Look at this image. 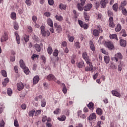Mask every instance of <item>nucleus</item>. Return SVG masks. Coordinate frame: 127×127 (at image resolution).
Instances as JSON below:
<instances>
[{"label":"nucleus","mask_w":127,"mask_h":127,"mask_svg":"<svg viewBox=\"0 0 127 127\" xmlns=\"http://www.w3.org/2000/svg\"><path fill=\"white\" fill-rule=\"evenodd\" d=\"M40 29L42 36H44V37H45V36H47V37L50 36V32L45 28V26L42 25L41 26Z\"/></svg>","instance_id":"1"},{"label":"nucleus","mask_w":127,"mask_h":127,"mask_svg":"<svg viewBox=\"0 0 127 127\" xmlns=\"http://www.w3.org/2000/svg\"><path fill=\"white\" fill-rule=\"evenodd\" d=\"M105 46L108 48L109 50L112 51L115 49V46H114V43L111 41H105L104 43Z\"/></svg>","instance_id":"2"},{"label":"nucleus","mask_w":127,"mask_h":127,"mask_svg":"<svg viewBox=\"0 0 127 127\" xmlns=\"http://www.w3.org/2000/svg\"><path fill=\"white\" fill-rule=\"evenodd\" d=\"M54 26L58 33H61L62 32V27L61 25H59L57 23H55Z\"/></svg>","instance_id":"3"},{"label":"nucleus","mask_w":127,"mask_h":127,"mask_svg":"<svg viewBox=\"0 0 127 127\" xmlns=\"http://www.w3.org/2000/svg\"><path fill=\"white\" fill-rule=\"evenodd\" d=\"M123 59V55L121 53H118L115 55V60L116 62H118L119 60H122Z\"/></svg>","instance_id":"4"},{"label":"nucleus","mask_w":127,"mask_h":127,"mask_svg":"<svg viewBox=\"0 0 127 127\" xmlns=\"http://www.w3.org/2000/svg\"><path fill=\"white\" fill-rule=\"evenodd\" d=\"M109 26L114 28L115 27V23H114V18L113 17H110L109 19Z\"/></svg>","instance_id":"5"},{"label":"nucleus","mask_w":127,"mask_h":127,"mask_svg":"<svg viewBox=\"0 0 127 127\" xmlns=\"http://www.w3.org/2000/svg\"><path fill=\"white\" fill-rule=\"evenodd\" d=\"M97 119V115H96V113H93L90 114L88 117L89 121H93L94 120H96Z\"/></svg>","instance_id":"6"},{"label":"nucleus","mask_w":127,"mask_h":127,"mask_svg":"<svg viewBox=\"0 0 127 127\" xmlns=\"http://www.w3.org/2000/svg\"><path fill=\"white\" fill-rule=\"evenodd\" d=\"M93 7V4L91 3H88L84 7V9L85 11H89L90 9Z\"/></svg>","instance_id":"7"},{"label":"nucleus","mask_w":127,"mask_h":127,"mask_svg":"<svg viewBox=\"0 0 127 127\" xmlns=\"http://www.w3.org/2000/svg\"><path fill=\"white\" fill-rule=\"evenodd\" d=\"M17 88L18 91H21L24 88V85L23 83L20 82L17 84Z\"/></svg>","instance_id":"8"},{"label":"nucleus","mask_w":127,"mask_h":127,"mask_svg":"<svg viewBox=\"0 0 127 127\" xmlns=\"http://www.w3.org/2000/svg\"><path fill=\"white\" fill-rule=\"evenodd\" d=\"M111 93L113 95V96H115V97H118V98H121V93L120 92H118L116 90H112L111 91Z\"/></svg>","instance_id":"9"},{"label":"nucleus","mask_w":127,"mask_h":127,"mask_svg":"<svg viewBox=\"0 0 127 127\" xmlns=\"http://www.w3.org/2000/svg\"><path fill=\"white\" fill-rule=\"evenodd\" d=\"M8 39L7 37V34L4 32V34H3L2 36L1 37V42H3V41H6Z\"/></svg>","instance_id":"10"},{"label":"nucleus","mask_w":127,"mask_h":127,"mask_svg":"<svg viewBox=\"0 0 127 127\" xmlns=\"http://www.w3.org/2000/svg\"><path fill=\"white\" fill-rule=\"evenodd\" d=\"M56 78V77H55V76L52 74H50L47 76V79L49 81H54Z\"/></svg>","instance_id":"11"},{"label":"nucleus","mask_w":127,"mask_h":127,"mask_svg":"<svg viewBox=\"0 0 127 127\" xmlns=\"http://www.w3.org/2000/svg\"><path fill=\"white\" fill-rule=\"evenodd\" d=\"M108 2H109V0H101L100 1V4L103 8H105V7H106V5Z\"/></svg>","instance_id":"12"},{"label":"nucleus","mask_w":127,"mask_h":127,"mask_svg":"<svg viewBox=\"0 0 127 127\" xmlns=\"http://www.w3.org/2000/svg\"><path fill=\"white\" fill-rule=\"evenodd\" d=\"M109 37L110 39H115L117 41H119V39L118 38V35L116 34H110Z\"/></svg>","instance_id":"13"},{"label":"nucleus","mask_w":127,"mask_h":127,"mask_svg":"<svg viewBox=\"0 0 127 127\" xmlns=\"http://www.w3.org/2000/svg\"><path fill=\"white\" fill-rule=\"evenodd\" d=\"M120 44L121 46L126 47V46H127V41L125 40L121 39L120 41Z\"/></svg>","instance_id":"14"},{"label":"nucleus","mask_w":127,"mask_h":127,"mask_svg":"<svg viewBox=\"0 0 127 127\" xmlns=\"http://www.w3.org/2000/svg\"><path fill=\"white\" fill-rule=\"evenodd\" d=\"M39 76H38V75L35 76L33 78V85H36V84L39 82Z\"/></svg>","instance_id":"15"},{"label":"nucleus","mask_w":127,"mask_h":127,"mask_svg":"<svg viewBox=\"0 0 127 127\" xmlns=\"http://www.w3.org/2000/svg\"><path fill=\"white\" fill-rule=\"evenodd\" d=\"M120 10H122V14L125 16H127V10L125 7L119 8Z\"/></svg>","instance_id":"16"},{"label":"nucleus","mask_w":127,"mask_h":127,"mask_svg":"<svg viewBox=\"0 0 127 127\" xmlns=\"http://www.w3.org/2000/svg\"><path fill=\"white\" fill-rule=\"evenodd\" d=\"M92 34L94 36H95L96 37H98V36L100 35V32L99 31V30L97 29H94L92 31Z\"/></svg>","instance_id":"17"},{"label":"nucleus","mask_w":127,"mask_h":127,"mask_svg":"<svg viewBox=\"0 0 127 127\" xmlns=\"http://www.w3.org/2000/svg\"><path fill=\"white\" fill-rule=\"evenodd\" d=\"M93 69H94V67L93 66V65H91V66L89 65L85 67V71L86 72H89V71H93Z\"/></svg>","instance_id":"18"},{"label":"nucleus","mask_w":127,"mask_h":127,"mask_svg":"<svg viewBox=\"0 0 127 127\" xmlns=\"http://www.w3.org/2000/svg\"><path fill=\"white\" fill-rule=\"evenodd\" d=\"M61 86L63 87V92L64 94H67V87H66V85H65V84L62 83L61 84Z\"/></svg>","instance_id":"19"},{"label":"nucleus","mask_w":127,"mask_h":127,"mask_svg":"<svg viewBox=\"0 0 127 127\" xmlns=\"http://www.w3.org/2000/svg\"><path fill=\"white\" fill-rule=\"evenodd\" d=\"M120 30H122V25H121V24L118 23L115 28V31L116 32H120Z\"/></svg>","instance_id":"20"},{"label":"nucleus","mask_w":127,"mask_h":127,"mask_svg":"<svg viewBox=\"0 0 127 127\" xmlns=\"http://www.w3.org/2000/svg\"><path fill=\"white\" fill-rule=\"evenodd\" d=\"M47 24L49 25L51 27H53V21L52 19H50V18H48L47 20Z\"/></svg>","instance_id":"21"},{"label":"nucleus","mask_w":127,"mask_h":127,"mask_svg":"<svg viewBox=\"0 0 127 127\" xmlns=\"http://www.w3.org/2000/svg\"><path fill=\"white\" fill-rule=\"evenodd\" d=\"M82 57L84 60H89V59H90L86 52H83L82 53Z\"/></svg>","instance_id":"22"},{"label":"nucleus","mask_w":127,"mask_h":127,"mask_svg":"<svg viewBox=\"0 0 127 127\" xmlns=\"http://www.w3.org/2000/svg\"><path fill=\"white\" fill-rule=\"evenodd\" d=\"M55 18L56 20H58V21H62V20H63V16L61 15H56L55 16Z\"/></svg>","instance_id":"23"},{"label":"nucleus","mask_w":127,"mask_h":127,"mask_svg":"<svg viewBox=\"0 0 127 127\" xmlns=\"http://www.w3.org/2000/svg\"><path fill=\"white\" fill-rule=\"evenodd\" d=\"M96 113L98 116H102L103 115V110L100 108H98L96 109Z\"/></svg>","instance_id":"24"},{"label":"nucleus","mask_w":127,"mask_h":127,"mask_svg":"<svg viewBox=\"0 0 127 127\" xmlns=\"http://www.w3.org/2000/svg\"><path fill=\"white\" fill-rule=\"evenodd\" d=\"M127 4V0H124L122 2H121V4L119 6V8H122L123 7H125V6H126Z\"/></svg>","instance_id":"25"},{"label":"nucleus","mask_w":127,"mask_h":127,"mask_svg":"<svg viewBox=\"0 0 127 127\" xmlns=\"http://www.w3.org/2000/svg\"><path fill=\"white\" fill-rule=\"evenodd\" d=\"M83 14H84V17L85 19V21L86 22L89 21V18L90 16H89V15H88V13H87V12H84Z\"/></svg>","instance_id":"26"},{"label":"nucleus","mask_w":127,"mask_h":127,"mask_svg":"<svg viewBox=\"0 0 127 127\" xmlns=\"http://www.w3.org/2000/svg\"><path fill=\"white\" fill-rule=\"evenodd\" d=\"M24 70V72L26 75H28L29 74L30 71H29V68L28 67L25 66L24 68H22Z\"/></svg>","instance_id":"27"},{"label":"nucleus","mask_w":127,"mask_h":127,"mask_svg":"<svg viewBox=\"0 0 127 127\" xmlns=\"http://www.w3.org/2000/svg\"><path fill=\"white\" fill-rule=\"evenodd\" d=\"M34 114H35V110L34 109H32V110L29 112L28 115L29 117H32V118H33Z\"/></svg>","instance_id":"28"},{"label":"nucleus","mask_w":127,"mask_h":127,"mask_svg":"<svg viewBox=\"0 0 127 127\" xmlns=\"http://www.w3.org/2000/svg\"><path fill=\"white\" fill-rule=\"evenodd\" d=\"M19 64H20V66L22 69L23 68H24V67H26V66L25 65V64L24 63V62L22 60H20L19 61Z\"/></svg>","instance_id":"29"},{"label":"nucleus","mask_w":127,"mask_h":127,"mask_svg":"<svg viewBox=\"0 0 127 127\" xmlns=\"http://www.w3.org/2000/svg\"><path fill=\"white\" fill-rule=\"evenodd\" d=\"M34 47L36 51H37L38 52H40V51H41V48H40V45L36 44H35Z\"/></svg>","instance_id":"30"},{"label":"nucleus","mask_w":127,"mask_h":127,"mask_svg":"<svg viewBox=\"0 0 127 127\" xmlns=\"http://www.w3.org/2000/svg\"><path fill=\"white\" fill-rule=\"evenodd\" d=\"M104 61L105 63H106V64H109V63H110V57L108 56H105Z\"/></svg>","instance_id":"31"},{"label":"nucleus","mask_w":127,"mask_h":127,"mask_svg":"<svg viewBox=\"0 0 127 127\" xmlns=\"http://www.w3.org/2000/svg\"><path fill=\"white\" fill-rule=\"evenodd\" d=\"M66 7H67V5L66 4H64L63 3L60 4L59 8H60V9H64V10H65V9H66Z\"/></svg>","instance_id":"32"},{"label":"nucleus","mask_w":127,"mask_h":127,"mask_svg":"<svg viewBox=\"0 0 127 127\" xmlns=\"http://www.w3.org/2000/svg\"><path fill=\"white\" fill-rule=\"evenodd\" d=\"M90 47L92 51H95V46H94V43L91 41H90Z\"/></svg>","instance_id":"33"},{"label":"nucleus","mask_w":127,"mask_h":127,"mask_svg":"<svg viewBox=\"0 0 127 127\" xmlns=\"http://www.w3.org/2000/svg\"><path fill=\"white\" fill-rule=\"evenodd\" d=\"M118 8H119V4L118 3H115L113 5V9L114 11H118Z\"/></svg>","instance_id":"34"},{"label":"nucleus","mask_w":127,"mask_h":127,"mask_svg":"<svg viewBox=\"0 0 127 127\" xmlns=\"http://www.w3.org/2000/svg\"><path fill=\"white\" fill-rule=\"evenodd\" d=\"M47 52L49 55H51L52 54V53L53 52V50L52 49V47H48L47 49Z\"/></svg>","instance_id":"35"},{"label":"nucleus","mask_w":127,"mask_h":127,"mask_svg":"<svg viewBox=\"0 0 127 127\" xmlns=\"http://www.w3.org/2000/svg\"><path fill=\"white\" fill-rule=\"evenodd\" d=\"M8 82H9V79L8 78H6L4 79V81L2 82V84L3 86L5 87V86H6V84L8 83Z\"/></svg>","instance_id":"36"},{"label":"nucleus","mask_w":127,"mask_h":127,"mask_svg":"<svg viewBox=\"0 0 127 127\" xmlns=\"http://www.w3.org/2000/svg\"><path fill=\"white\" fill-rule=\"evenodd\" d=\"M58 120L61 122H64L66 120V116H65V115H63L61 116V117L58 118Z\"/></svg>","instance_id":"37"},{"label":"nucleus","mask_w":127,"mask_h":127,"mask_svg":"<svg viewBox=\"0 0 127 127\" xmlns=\"http://www.w3.org/2000/svg\"><path fill=\"white\" fill-rule=\"evenodd\" d=\"M23 39L26 43L28 42V41H29V35H24Z\"/></svg>","instance_id":"38"},{"label":"nucleus","mask_w":127,"mask_h":127,"mask_svg":"<svg viewBox=\"0 0 127 127\" xmlns=\"http://www.w3.org/2000/svg\"><path fill=\"white\" fill-rule=\"evenodd\" d=\"M83 66H85V64L83 61L78 63V64H77V66L78 67V68H82Z\"/></svg>","instance_id":"39"},{"label":"nucleus","mask_w":127,"mask_h":127,"mask_svg":"<svg viewBox=\"0 0 127 127\" xmlns=\"http://www.w3.org/2000/svg\"><path fill=\"white\" fill-rule=\"evenodd\" d=\"M41 112H42V110L41 109L35 111V117H38L39 115L41 114Z\"/></svg>","instance_id":"40"},{"label":"nucleus","mask_w":127,"mask_h":127,"mask_svg":"<svg viewBox=\"0 0 127 127\" xmlns=\"http://www.w3.org/2000/svg\"><path fill=\"white\" fill-rule=\"evenodd\" d=\"M61 112V109L59 108H57L56 109V111H54V114H55V115H59Z\"/></svg>","instance_id":"41"},{"label":"nucleus","mask_w":127,"mask_h":127,"mask_svg":"<svg viewBox=\"0 0 127 127\" xmlns=\"http://www.w3.org/2000/svg\"><path fill=\"white\" fill-rule=\"evenodd\" d=\"M11 18L14 20L16 19V13H15V12H12L11 13Z\"/></svg>","instance_id":"42"},{"label":"nucleus","mask_w":127,"mask_h":127,"mask_svg":"<svg viewBox=\"0 0 127 127\" xmlns=\"http://www.w3.org/2000/svg\"><path fill=\"white\" fill-rule=\"evenodd\" d=\"M80 42H76L74 43V46H75L76 48H77V49H79L80 48H81V46Z\"/></svg>","instance_id":"43"},{"label":"nucleus","mask_w":127,"mask_h":127,"mask_svg":"<svg viewBox=\"0 0 127 127\" xmlns=\"http://www.w3.org/2000/svg\"><path fill=\"white\" fill-rule=\"evenodd\" d=\"M88 107L90 110H94V104L93 103H89L88 105Z\"/></svg>","instance_id":"44"},{"label":"nucleus","mask_w":127,"mask_h":127,"mask_svg":"<svg viewBox=\"0 0 127 127\" xmlns=\"http://www.w3.org/2000/svg\"><path fill=\"white\" fill-rule=\"evenodd\" d=\"M41 107L42 108H44L45 106H46V101H45V99H43L41 101Z\"/></svg>","instance_id":"45"},{"label":"nucleus","mask_w":127,"mask_h":127,"mask_svg":"<svg viewBox=\"0 0 127 127\" xmlns=\"http://www.w3.org/2000/svg\"><path fill=\"white\" fill-rule=\"evenodd\" d=\"M7 94L8 96H11L12 95V90L10 88H8L7 89Z\"/></svg>","instance_id":"46"},{"label":"nucleus","mask_w":127,"mask_h":127,"mask_svg":"<svg viewBox=\"0 0 127 127\" xmlns=\"http://www.w3.org/2000/svg\"><path fill=\"white\" fill-rule=\"evenodd\" d=\"M83 5H82V4L81 3H78L77 4V8L79 11H82L83 10V7H82Z\"/></svg>","instance_id":"47"},{"label":"nucleus","mask_w":127,"mask_h":127,"mask_svg":"<svg viewBox=\"0 0 127 127\" xmlns=\"http://www.w3.org/2000/svg\"><path fill=\"white\" fill-rule=\"evenodd\" d=\"M78 117H80L81 119H86V116L84 114H81V112H78Z\"/></svg>","instance_id":"48"},{"label":"nucleus","mask_w":127,"mask_h":127,"mask_svg":"<svg viewBox=\"0 0 127 127\" xmlns=\"http://www.w3.org/2000/svg\"><path fill=\"white\" fill-rule=\"evenodd\" d=\"M59 53V51H58V50H55V52L53 53V55H54V56H55V57H57V56H58Z\"/></svg>","instance_id":"49"},{"label":"nucleus","mask_w":127,"mask_h":127,"mask_svg":"<svg viewBox=\"0 0 127 127\" xmlns=\"http://www.w3.org/2000/svg\"><path fill=\"white\" fill-rule=\"evenodd\" d=\"M16 41L17 44H20V38H19V35L18 34H16Z\"/></svg>","instance_id":"50"},{"label":"nucleus","mask_w":127,"mask_h":127,"mask_svg":"<svg viewBox=\"0 0 127 127\" xmlns=\"http://www.w3.org/2000/svg\"><path fill=\"white\" fill-rule=\"evenodd\" d=\"M1 74L3 77H7V74H6V71L3 70L1 71Z\"/></svg>","instance_id":"51"},{"label":"nucleus","mask_w":127,"mask_h":127,"mask_svg":"<svg viewBox=\"0 0 127 127\" xmlns=\"http://www.w3.org/2000/svg\"><path fill=\"white\" fill-rule=\"evenodd\" d=\"M121 33H123L122 36H123V37H127V33H126V30L123 29V30H122Z\"/></svg>","instance_id":"52"},{"label":"nucleus","mask_w":127,"mask_h":127,"mask_svg":"<svg viewBox=\"0 0 127 127\" xmlns=\"http://www.w3.org/2000/svg\"><path fill=\"white\" fill-rule=\"evenodd\" d=\"M97 17H98V19H99V20H102V19L103 18V15H102V14L101 13H99L97 14Z\"/></svg>","instance_id":"53"},{"label":"nucleus","mask_w":127,"mask_h":127,"mask_svg":"<svg viewBox=\"0 0 127 127\" xmlns=\"http://www.w3.org/2000/svg\"><path fill=\"white\" fill-rule=\"evenodd\" d=\"M25 3H26V4L27 5H28V6H30V5H31V3H32L31 0H26Z\"/></svg>","instance_id":"54"},{"label":"nucleus","mask_w":127,"mask_h":127,"mask_svg":"<svg viewBox=\"0 0 127 127\" xmlns=\"http://www.w3.org/2000/svg\"><path fill=\"white\" fill-rule=\"evenodd\" d=\"M82 28H84V29H88L89 28V25L87 24L84 23L83 24V25L81 27Z\"/></svg>","instance_id":"55"},{"label":"nucleus","mask_w":127,"mask_h":127,"mask_svg":"<svg viewBox=\"0 0 127 127\" xmlns=\"http://www.w3.org/2000/svg\"><path fill=\"white\" fill-rule=\"evenodd\" d=\"M101 52H102V53L105 54V55H108V54H109V53H108V52L106 51V50L103 48L101 49Z\"/></svg>","instance_id":"56"},{"label":"nucleus","mask_w":127,"mask_h":127,"mask_svg":"<svg viewBox=\"0 0 127 127\" xmlns=\"http://www.w3.org/2000/svg\"><path fill=\"white\" fill-rule=\"evenodd\" d=\"M38 57H39V55L34 54L31 57V59L32 60H34L35 58H38Z\"/></svg>","instance_id":"57"},{"label":"nucleus","mask_w":127,"mask_h":127,"mask_svg":"<svg viewBox=\"0 0 127 127\" xmlns=\"http://www.w3.org/2000/svg\"><path fill=\"white\" fill-rule=\"evenodd\" d=\"M97 29L100 33H102V32H103V29L101 26H97Z\"/></svg>","instance_id":"58"},{"label":"nucleus","mask_w":127,"mask_h":127,"mask_svg":"<svg viewBox=\"0 0 127 127\" xmlns=\"http://www.w3.org/2000/svg\"><path fill=\"white\" fill-rule=\"evenodd\" d=\"M46 121H47V116H43L42 119V122L43 123H45V122H46Z\"/></svg>","instance_id":"59"},{"label":"nucleus","mask_w":127,"mask_h":127,"mask_svg":"<svg viewBox=\"0 0 127 127\" xmlns=\"http://www.w3.org/2000/svg\"><path fill=\"white\" fill-rule=\"evenodd\" d=\"M32 19L33 22L36 23V20H37V17H36V16L34 15L32 16Z\"/></svg>","instance_id":"60"},{"label":"nucleus","mask_w":127,"mask_h":127,"mask_svg":"<svg viewBox=\"0 0 127 127\" xmlns=\"http://www.w3.org/2000/svg\"><path fill=\"white\" fill-rule=\"evenodd\" d=\"M108 16H110V17H112V16L114 15V13H113V12L110 10L108 11Z\"/></svg>","instance_id":"61"},{"label":"nucleus","mask_w":127,"mask_h":127,"mask_svg":"<svg viewBox=\"0 0 127 127\" xmlns=\"http://www.w3.org/2000/svg\"><path fill=\"white\" fill-rule=\"evenodd\" d=\"M44 15L47 16V17H49L51 15V13L49 12H45L44 13Z\"/></svg>","instance_id":"62"},{"label":"nucleus","mask_w":127,"mask_h":127,"mask_svg":"<svg viewBox=\"0 0 127 127\" xmlns=\"http://www.w3.org/2000/svg\"><path fill=\"white\" fill-rule=\"evenodd\" d=\"M68 40L69 42H73L74 41V36H72L68 37Z\"/></svg>","instance_id":"63"},{"label":"nucleus","mask_w":127,"mask_h":127,"mask_svg":"<svg viewBox=\"0 0 127 127\" xmlns=\"http://www.w3.org/2000/svg\"><path fill=\"white\" fill-rule=\"evenodd\" d=\"M102 123H103L102 121H98L97 123V126H96V127H102V126H101V125H102Z\"/></svg>","instance_id":"64"}]
</instances>
